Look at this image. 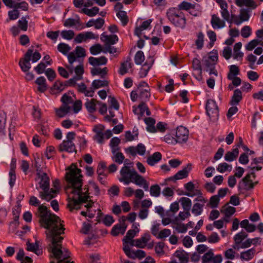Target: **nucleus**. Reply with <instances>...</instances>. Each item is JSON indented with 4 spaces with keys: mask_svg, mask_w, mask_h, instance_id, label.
I'll use <instances>...</instances> for the list:
<instances>
[{
    "mask_svg": "<svg viewBox=\"0 0 263 263\" xmlns=\"http://www.w3.org/2000/svg\"><path fill=\"white\" fill-rule=\"evenodd\" d=\"M39 206L36 215L40 218L41 225L47 229L46 234L47 238L50 239L51 243L48 247V251L51 254L50 257L58 260L57 263H73L68 258L70 252L68 250L62 249V241L63 238L61 235L64 233V228L60 223V219L43 204L40 205V201L34 196V206ZM50 263H56L51 260Z\"/></svg>",
    "mask_w": 263,
    "mask_h": 263,
    "instance_id": "nucleus-1",
    "label": "nucleus"
},
{
    "mask_svg": "<svg viewBox=\"0 0 263 263\" xmlns=\"http://www.w3.org/2000/svg\"><path fill=\"white\" fill-rule=\"evenodd\" d=\"M66 171L65 179L67 188L71 190V197L69 196L67 206L71 211L79 209L80 204L87 200L89 197V188L87 185H85L82 189L83 176L81 170L76 164L72 163Z\"/></svg>",
    "mask_w": 263,
    "mask_h": 263,
    "instance_id": "nucleus-2",
    "label": "nucleus"
},
{
    "mask_svg": "<svg viewBox=\"0 0 263 263\" xmlns=\"http://www.w3.org/2000/svg\"><path fill=\"white\" fill-rule=\"evenodd\" d=\"M35 178L36 189L40 191V196L44 200L49 201L54 198L58 191L49 189L50 179L46 172L45 168L36 167Z\"/></svg>",
    "mask_w": 263,
    "mask_h": 263,
    "instance_id": "nucleus-3",
    "label": "nucleus"
},
{
    "mask_svg": "<svg viewBox=\"0 0 263 263\" xmlns=\"http://www.w3.org/2000/svg\"><path fill=\"white\" fill-rule=\"evenodd\" d=\"M166 16L172 25L176 28L183 29L186 25V18L182 11L173 7L170 8L166 12Z\"/></svg>",
    "mask_w": 263,
    "mask_h": 263,
    "instance_id": "nucleus-4",
    "label": "nucleus"
},
{
    "mask_svg": "<svg viewBox=\"0 0 263 263\" xmlns=\"http://www.w3.org/2000/svg\"><path fill=\"white\" fill-rule=\"evenodd\" d=\"M31 61H33V50L29 49L18 62L21 70L25 73V79L27 81L33 80V73L29 71L31 68Z\"/></svg>",
    "mask_w": 263,
    "mask_h": 263,
    "instance_id": "nucleus-5",
    "label": "nucleus"
},
{
    "mask_svg": "<svg viewBox=\"0 0 263 263\" xmlns=\"http://www.w3.org/2000/svg\"><path fill=\"white\" fill-rule=\"evenodd\" d=\"M136 172L134 169H130V166H126L125 164L120 172L121 177L119 178V181L123 182L125 185L129 184L132 182Z\"/></svg>",
    "mask_w": 263,
    "mask_h": 263,
    "instance_id": "nucleus-6",
    "label": "nucleus"
},
{
    "mask_svg": "<svg viewBox=\"0 0 263 263\" xmlns=\"http://www.w3.org/2000/svg\"><path fill=\"white\" fill-rule=\"evenodd\" d=\"M207 115L211 120L217 119L219 116V109L215 101L212 99H208L205 106Z\"/></svg>",
    "mask_w": 263,
    "mask_h": 263,
    "instance_id": "nucleus-7",
    "label": "nucleus"
},
{
    "mask_svg": "<svg viewBox=\"0 0 263 263\" xmlns=\"http://www.w3.org/2000/svg\"><path fill=\"white\" fill-rule=\"evenodd\" d=\"M85 50L81 46L76 47L74 51L69 52L68 54V60L69 64H73L75 62H80L81 58L85 57Z\"/></svg>",
    "mask_w": 263,
    "mask_h": 263,
    "instance_id": "nucleus-8",
    "label": "nucleus"
},
{
    "mask_svg": "<svg viewBox=\"0 0 263 263\" xmlns=\"http://www.w3.org/2000/svg\"><path fill=\"white\" fill-rule=\"evenodd\" d=\"M222 256L221 254L214 255L213 250L210 249L202 257V263H221Z\"/></svg>",
    "mask_w": 263,
    "mask_h": 263,
    "instance_id": "nucleus-9",
    "label": "nucleus"
},
{
    "mask_svg": "<svg viewBox=\"0 0 263 263\" xmlns=\"http://www.w3.org/2000/svg\"><path fill=\"white\" fill-rule=\"evenodd\" d=\"M189 134V130L186 127L183 126L177 127L175 135L178 143H185L188 140Z\"/></svg>",
    "mask_w": 263,
    "mask_h": 263,
    "instance_id": "nucleus-10",
    "label": "nucleus"
},
{
    "mask_svg": "<svg viewBox=\"0 0 263 263\" xmlns=\"http://www.w3.org/2000/svg\"><path fill=\"white\" fill-rule=\"evenodd\" d=\"M194 201H197V202L194 204L192 209V212L195 216H197L202 214L203 207L207 200L204 198H196Z\"/></svg>",
    "mask_w": 263,
    "mask_h": 263,
    "instance_id": "nucleus-11",
    "label": "nucleus"
},
{
    "mask_svg": "<svg viewBox=\"0 0 263 263\" xmlns=\"http://www.w3.org/2000/svg\"><path fill=\"white\" fill-rule=\"evenodd\" d=\"M215 1L221 8L220 13L223 20L230 24L233 23V20L230 19V13L228 10V5L227 2L224 0H215Z\"/></svg>",
    "mask_w": 263,
    "mask_h": 263,
    "instance_id": "nucleus-12",
    "label": "nucleus"
},
{
    "mask_svg": "<svg viewBox=\"0 0 263 263\" xmlns=\"http://www.w3.org/2000/svg\"><path fill=\"white\" fill-rule=\"evenodd\" d=\"M104 126L101 124L96 125L93 128V132L95 133L93 140L99 144H103L104 142Z\"/></svg>",
    "mask_w": 263,
    "mask_h": 263,
    "instance_id": "nucleus-13",
    "label": "nucleus"
},
{
    "mask_svg": "<svg viewBox=\"0 0 263 263\" xmlns=\"http://www.w3.org/2000/svg\"><path fill=\"white\" fill-rule=\"evenodd\" d=\"M154 63V59L153 57L149 56L147 58L146 61L139 70V76L140 78L146 77Z\"/></svg>",
    "mask_w": 263,
    "mask_h": 263,
    "instance_id": "nucleus-14",
    "label": "nucleus"
},
{
    "mask_svg": "<svg viewBox=\"0 0 263 263\" xmlns=\"http://www.w3.org/2000/svg\"><path fill=\"white\" fill-rule=\"evenodd\" d=\"M192 169V164L188 163L182 170L178 171L174 176L169 178L171 180L182 179L187 177L189 172Z\"/></svg>",
    "mask_w": 263,
    "mask_h": 263,
    "instance_id": "nucleus-15",
    "label": "nucleus"
},
{
    "mask_svg": "<svg viewBox=\"0 0 263 263\" xmlns=\"http://www.w3.org/2000/svg\"><path fill=\"white\" fill-rule=\"evenodd\" d=\"M134 174L135 175L131 182L139 186H142L145 191H147L148 189L147 181L142 176L138 174L137 172Z\"/></svg>",
    "mask_w": 263,
    "mask_h": 263,
    "instance_id": "nucleus-16",
    "label": "nucleus"
},
{
    "mask_svg": "<svg viewBox=\"0 0 263 263\" xmlns=\"http://www.w3.org/2000/svg\"><path fill=\"white\" fill-rule=\"evenodd\" d=\"M192 66L195 73L194 75L198 80L202 79V68L200 61L197 58H194L192 62Z\"/></svg>",
    "mask_w": 263,
    "mask_h": 263,
    "instance_id": "nucleus-17",
    "label": "nucleus"
},
{
    "mask_svg": "<svg viewBox=\"0 0 263 263\" xmlns=\"http://www.w3.org/2000/svg\"><path fill=\"white\" fill-rule=\"evenodd\" d=\"M101 40L102 41L104 42L105 46L112 45L118 41V37L117 35L112 34V35H105L104 33H102L101 36Z\"/></svg>",
    "mask_w": 263,
    "mask_h": 263,
    "instance_id": "nucleus-18",
    "label": "nucleus"
},
{
    "mask_svg": "<svg viewBox=\"0 0 263 263\" xmlns=\"http://www.w3.org/2000/svg\"><path fill=\"white\" fill-rule=\"evenodd\" d=\"M59 151L61 152L66 151L69 153H72L76 151V147L72 141L64 140L59 145Z\"/></svg>",
    "mask_w": 263,
    "mask_h": 263,
    "instance_id": "nucleus-19",
    "label": "nucleus"
},
{
    "mask_svg": "<svg viewBox=\"0 0 263 263\" xmlns=\"http://www.w3.org/2000/svg\"><path fill=\"white\" fill-rule=\"evenodd\" d=\"M211 24L213 28L214 29H220L226 26L224 20H221L215 14L212 15Z\"/></svg>",
    "mask_w": 263,
    "mask_h": 263,
    "instance_id": "nucleus-20",
    "label": "nucleus"
},
{
    "mask_svg": "<svg viewBox=\"0 0 263 263\" xmlns=\"http://www.w3.org/2000/svg\"><path fill=\"white\" fill-rule=\"evenodd\" d=\"M88 62L93 66H98L106 65L107 62V59L104 56L99 58L90 57L88 59Z\"/></svg>",
    "mask_w": 263,
    "mask_h": 263,
    "instance_id": "nucleus-21",
    "label": "nucleus"
},
{
    "mask_svg": "<svg viewBox=\"0 0 263 263\" xmlns=\"http://www.w3.org/2000/svg\"><path fill=\"white\" fill-rule=\"evenodd\" d=\"M151 236L148 233H145L138 239H136L135 246L139 248H144L150 240Z\"/></svg>",
    "mask_w": 263,
    "mask_h": 263,
    "instance_id": "nucleus-22",
    "label": "nucleus"
},
{
    "mask_svg": "<svg viewBox=\"0 0 263 263\" xmlns=\"http://www.w3.org/2000/svg\"><path fill=\"white\" fill-rule=\"evenodd\" d=\"M77 86L79 92L84 93L86 97H92L93 96L94 91L91 89V87L87 89L86 85L84 83L79 84Z\"/></svg>",
    "mask_w": 263,
    "mask_h": 263,
    "instance_id": "nucleus-23",
    "label": "nucleus"
},
{
    "mask_svg": "<svg viewBox=\"0 0 263 263\" xmlns=\"http://www.w3.org/2000/svg\"><path fill=\"white\" fill-rule=\"evenodd\" d=\"M162 159V155L159 152L154 153L152 155L149 156L147 158V163L151 166H154Z\"/></svg>",
    "mask_w": 263,
    "mask_h": 263,
    "instance_id": "nucleus-24",
    "label": "nucleus"
},
{
    "mask_svg": "<svg viewBox=\"0 0 263 263\" xmlns=\"http://www.w3.org/2000/svg\"><path fill=\"white\" fill-rule=\"evenodd\" d=\"M7 115L4 111H0V137L5 135Z\"/></svg>",
    "mask_w": 263,
    "mask_h": 263,
    "instance_id": "nucleus-25",
    "label": "nucleus"
},
{
    "mask_svg": "<svg viewBox=\"0 0 263 263\" xmlns=\"http://www.w3.org/2000/svg\"><path fill=\"white\" fill-rule=\"evenodd\" d=\"M173 8H176L178 10L181 11H182V10L189 11L191 9H194L195 8V5L192 4L187 1H183L179 5H178L177 7Z\"/></svg>",
    "mask_w": 263,
    "mask_h": 263,
    "instance_id": "nucleus-26",
    "label": "nucleus"
},
{
    "mask_svg": "<svg viewBox=\"0 0 263 263\" xmlns=\"http://www.w3.org/2000/svg\"><path fill=\"white\" fill-rule=\"evenodd\" d=\"M257 182H253L252 180H247L246 181H242V179L239 182L238 184V189L239 190H244L248 191L250 189L254 188L255 184H257Z\"/></svg>",
    "mask_w": 263,
    "mask_h": 263,
    "instance_id": "nucleus-27",
    "label": "nucleus"
},
{
    "mask_svg": "<svg viewBox=\"0 0 263 263\" xmlns=\"http://www.w3.org/2000/svg\"><path fill=\"white\" fill-rule=\"evenodd\" d=\"M145 123L146 124V130L151 133H156L155 124V120L152 118L148 117L144 119Z\"/></svg>",
    "mask_w": 263,
    "mask_h": 263,
    "instance_id": "nucleus-28",
    "label": "nucleus"
},
{
    "mask_svg": "<svg viewBox=\"0 0 263 263\" xmlns=\"http://www.w3.org/2000/svg\"><path fill=\"white\" fill-rule=\"evenodd\" d=\"M255 250L254 248H251L246 251L240 253V258L242 260L248 261L252 259L255 254Z\"/></svg>",
    "mask_w": 263,
    "mask_h": 263,
    "instance_id": "nucleus-29",
    "label": "nucleus"
},
{
    "mask_svg": "<svg viewBox=\"0 0 263 263\" xmlns=\"http://www.w3.org/2000/svg\"><path fill=\"white\" fill-rule=\"evenodd\" d=\"M239 154V150L237 147L234 148L232 151L228 152L225 156L224 159L227 161L232 162L236 159Z\"/></svg>",
    "mask_w": 263,
    "mask_h": 263,
    "instance_id": "nucleus-30",
    "label": "nucleus"
},
{
    "mask_svg": "<svg viewBox=\"0 0 263 263\" xmlns=\"http://www.w3.org/2000/svg\"><path fill=\"white\" fill-rule=\"evenodd\" d=\"M235 4L238 7L245 6L253 9L257 7L255 2L253 0H235Z\"/></svg>",
    "mask_w": 263,
    "mask_h": 263,
    "instance_id": "nucleus-31",
    "label": "nucleus"
},
{
    "mask_svg": "<svg viewBox=\"0 0 263 263\" xmlns=\"http://www.w3.org/2000/svg\"><path fill=\"white\" fill-rule=\"evenodd\" d=\"M35 82L38 85L37 90L40 92H44L47 90L46 80L44 77H40L36 80Z\"/></svg>",
    "mask_w": 263,
    "mask_h": 263,
    "instance_id": "nucleus-32",
    "label": "nucleus"
},
{
    "mask_svg": "<svg viewBox=\"0 0 263 263\" xmlns=\"http://www.w3.org/2000/svg\"><path fill=\"white\" fill-rule=\"evenodd\" d=\"M36 130L45 135L47 136L48 135V128L46 122L44 120H41L38 124L36 127Z\"/></svg>",
    "mask_w": 263,
    "mask_h": 263,
    "instance_id": "nucleus-33",
    "label": "nucleus"
},
{
    "mask_svg": "<svg viewBox=\"0 0 263 263\" xmlns=\"http://www.w3.org/2000/svg\"><path fill=\"white\" fill-rule=\"evenodd\" d=\"M127 226H122L120 224L115 225L111 231V234L114 236H117L119 234H124L126 231Z\"/></svg>",
    "mask_w": 263,
    "mask_h": 263,
    "instance_id": "nucleus-34",
    "label": "nucleus"
},
{
    "mask_svg": "<svg viewBox=\"0 0 263 263\" xmlns=\"http://www.w3.org/2000/svg\"><path fill=\"white\" fill-rule=\"evenodd\" d=\"M24 251L23 249H20L17 253L16 258L21 261V263H32V260L28 256L24 257Z\"/></svg>",
    "mask_w": 263,
    "mask_h": 263,
    "instance_id": "nucleus-35",
    "label": "nucleus"
},
{
    "mask_svg": "<svg viewBox=\"0 0 263 263\" xmlns=\"http://www.w3.org/2000/svg\"><path fill=\"white\" fill-rule=\"evenodd\" d=\"M96 103H98L96 99H86L85 106L87 111L90 113H93L96 110Z\"/></svg>",
    "mask_w": 263,
    "mask_h": 263,
    "instance_id": "nucleus-36",
    "label": "nucleus"
},
{
    "mask_svg": "<svg viewBox=\"0 0 263 263\" xmlns=\"http://www.w3.org/2000/svg\"><path fill=\"white\" fill-rule=\"evenodd\" d=\"M242 92L239 89H236L234 91L233 96L232 97L231 103L232 105H237L242 100Z\"/></svg>",
    "mask_w": 263,
    "mask_h": 263,
    "instance_id": "nucleus-37",
    "label": "nucleus"
},
{
    "mask_svg": "<svg viewBox=\"0 0 263 263\" xmlns=\"http://www.w3.org/2000/svg\"><path fill=\"white\" fill-rule=\"evenodd\" d=\"M99 11V8L97 7H93L91 9L84 8L79 11L81 13H84L89 17H93L97 15Z\"/></svg>",
    "mask_w": 263,
    "mask_h": 263,
    "instance_id": "nucleus-38",
    "label": "nucleus"
},
{
    "mask_svg": "<svg viewBox=\"0 0 263 263\" xmlns=\"http://www.w3.org/2000/svg\"><path fill=\"white\" fill-rule=\"evenodd\" d=\"M108 85V82L106 80H93L91 83V89L95 91V90L96 89L107 86Z\"/></svg>",
    "mask_w": 263,
    "mask_h": 263,
    "instance_id": "nucleus-39",
    "label": "nucleus"
},
{
    "mask_svg": "<svg viewBox=\"0 0 263 263\" xmlns=\"http://www.w3.org/2000/svg\"><path fill=\"white\" fill-rule=\"evenodd\" d=\"M175 256L179 259L180 263H187L189 261L188 254L183 250H177Z\"/></svg>",
    "mask_w": 263,
    "mask_h": 263,
    "instance_id": "nucleus-40",
    "label": "nucleus"
},
{
    "mask_svg": "<svg viewBox=\"0 0 263 263\" xmlns=\"http://www.w3.org/2000/svg\"><path fill=\"white\" fill-rule=\"evenodd\" d=\"M70 110L68 105H62L59 109H55L56 115L59 118L64 117Z\"/></svg>",
    "mask_w": 263,
    "mask_h": 263,
    "instance_id": "nucleus-41",
    "label": "nucleus"
},
{
    "mask_svg": "<svg viewBox=\"0 0 263 263\" xmlns=\"http://www.w3.org/2000/svg\"><path fill=\"white\" fill-rule=\"evenodd\" d=\"M108 69L107 67L95 68L91 70V74L93 76L99 75L102 79H104L107 73Z\"/></svg>",
    "mask_w": 263,
    "mask_h": 263,
    "instance_id": "nucleus-42",
    "label": "nucleus"
},
{
    "mask_svg": "<svg viewBox=\"0 0 263 263\" xmlns=\"http://www.w3.org/2000/svg\"><path fill=\"white\" fill-rule=\"evenodd\" d=\"M250 15L246 10H242L240 13V18L234 20V24L237 25H240L243 21H247L249 19Z\"/></svg>",
    "mask_w": 263,
    "mask_h": 263,
    "instance_id": "nucleus-43",
    "label": "nucleus"
},
{
    "mask_svg": "<svg viewBox=\"0 0 263 263\" xmlns=\"http://www.w3.org/2000/svg\"><path fill=\"white\" fill-rule=\"evenodd\" d=\"M139 97L142 102H146L151 97L150 89H140L139 90Z\"/></svg>",
    "mask_w": 263,
    "mask_h": 263,
    "instance_id": "nucleus-44",
    "label": "nucleus"
},
{
    "mask_svg": "<svg viewBox=\"0 0 263 263\" xmlns=\"http://www.w3.org/2000/svg\"><path fill=\"white\" fill-rule=\"evenodd\" d=\"M120 187L117 185H113L107 190V194L110 198L118 197L120 193Z\"/></svg>",
    "mask_w": 263,
    "mask_h": 263,
    "instance_id": "nucleus-45",
    "label": "nucleus"
},
{
    "mask_svg": "<svg viewBox=\"0 0 263 263\" xmlns=\"http://www.w3.org/2000/svg\"><path fill=\"white\" fill-rule=\"evenodd\" d=\"M240 70L239 67L235 65H232L229 67V72L228 74V79H231V78L236 77L239 74Z\"/></svg>",
    "mask_w": 263,
    "mask_h": 263,
    "instance_id": "nucleus-46",
    "label": "nucleus"
},
{
    "mask_svg": "<svg viewBox=\"0 0 263 263\" xmlns=\"http://www.w3.org/2000/svg\"><path fill=\"white\" fill-rule=\"evenodd\" d=\"M181 205L184 211H190L192 206V201L187 197H181L180 199Z\"/></svg>",
    "mask_w": 263,
    "mask_h": 263,
    "instance_id": "nucleus-47",
    "label": "nucleus"
},
{
    "mask_svg": "<svg viewBox=\"0 0 263 263\" xmlns=\"http://www.w3.org/2000/svg\"><path fill=\"white\" fill-rule=\"evenodd\" d=\"M77 16L78 17L77 20H75L72 18L66 19L64 22V26L66 27H70L76 26L77 25H80L81 23L80 18L78 15Z\"/></svg>",
    "mask_w": 263,
    "mask_h": 263,
    "instance_id": "nucleus-48",
    "label": "nucleus"
},
{
    "mask_svg": "<svg viewBox=\"0 0 263 263\" xmlns=\"http://www.w3.org/2000/svg\"><path fill=\"white\" fill-rule=\"evenodd\" d=\"M117 16L121 21L122 25L125 26L128 22V17L124 11H120L117 13Z\"/></svg>",
    "mask_w": 263,
    "mask_h": 263,
    "instance_id": "nucleus-49",
    "label": "nucleus"
},
{
    "mask_svg": "<svg viewBox=\"0 0 263 263\" xmlns=\"http://www.w3.org/2000/svg\"><path fill=\"white\" fill-rule=\"evenodd\" d=\"M132 64L128 61L122 63L120 67L119 73L121 75H124L128 72V69L132 68Z\"/></svg>",
    "mask_w": 263,
    "mask_h": 263,
    "instance_id": "nucleus-50",
    "label": "nucleus"
},
{
    "mask_svg": "<svg viewBox=\"0 0 263 263\" xmlns=\"http://www.w3.org/2000/svg\"><path fill=\"white\" fill-rule=\"evenodd\" d=\"M71 48L68 44L64 43H61L58 45V50L64 55L69 54L68 52L70 51Z\"/></svg>",
    "mask_w": 263,
    "mask_h": 263,
    "instance_id": "nucleus-51",
    "label": "nucleus"
},
{
    "mask_svg": "<svg viewBox=\"0 0 263 263\" xmlns=\"http://www.w3.org/2000/svg\"><path fill=\"white\" fill-rule=\"evenodd\" d=\"M61 35L65 40H71L74 36V32L72 30H64L61 32Z\"/></svg>",
    "mask_w": 263,
    "mask_h": 263,
    "instance_id": "nucleus-52",
    "label": "nucleus"
},
{
    "mask_svg": "<svg viewBox=\"0 0 263 263\" xmlns=\"http://www.w3.org/2000/svg\"><path fill=\"white\" fill-rule=\"evenodd\" d=\"M145 57L142 51H137L134 57L135 63L137 65H141L144 61Z\"/></svg>",
    "mask_w": 263,
    "mask_h": 263,
    "instance_id": "nucleus-53",
    "label": "nucleus"
},
{
    "mask_svg": "<svg viewBox=\"0 0 263 263\" xmlns=\"http://www.w3.org/2000/svg\"><path fill=\"white\" fill-rule=\"evenodd\" d=\"M164 141L168 144L175 145L178 143L175 135L167 134L163 137Z\"/></svg>",
    "mask_w": 263,
    "mask_h": 263,
    "instance_id": "nucleus-54",
    "label": "nucleus"
},
{
    "mask_svg": "<svg viewBox=\"0 0 263 263\" xmlns=\"http://www.w3.org/2000/svg\"><path fill=\"white\" fill-rule=\"evenodd\" d=\"M66 87L65 82L63 83L59 80H57L52 88V90H56L57 92H61L63 91Z\"/></svg>",
    "mask_w": 263,
    "mask_h": 263,
    "instance_id": "nucleus-55",
    "label": "nucleus"
},
{
    "mask_svg": "<svg viewBox=\"0 0 263 263\" xmlns=\"http://www.w3.org/2000/svg\"><path fill=\"white\" fill-rule=\"evenodd\" d=\"M150 194L152 196L158 197L161 193V188L158 184L153 185L150 187Z\"/></svg>",
    "mask_w": 263,
    "mask_h": 263,
    "instance_id": "nucleus-56",
    "label": "nucleus"
},
{
    "mask_svg": "<svg viewBox=\"0 0 263 263\" xmlns=\"http://www.w3.org/2000/svg\"><path fill=\"white\" fill-rule=\"evenodd\" d=\"M247 236L248 234L246 232L242 231L234 236V241L237 243H241L242 241L247 237Z\"/></svg>",
    "mask_w": 263,
    "mask_h": 263,
    "instance_id": "nucleus-57",
    "label": "nucleus"
},
{
    "mask_svg": "<svg viewBox=\"0 0 263 263\" xmlns=\"http://www.w3.org/2000/svg\"><path fill=\"white\" fill-rule=\"evenodd\" d=\"M106 168V163L104 161L100 162L98 165L97 170V173L98 175H102L103 177H106L107 176L106 174L105 173V171Z\"/></svg>",
    "mask_w": 263,
    "mask_h": 263,
    "instance_id": "nucleus-58",
    "label": "nucleus"
},
{
    "mask_svg": "<svg viewBox=\"0 0 263 263\" xmlns=\"http://www.w3.org/2000/svg\"><path fill=\"white\" fill-rule=\"evenodd\" d=\"M204 34L202 32H199L197 34V39L195 44L198 49H201L203 46Z\"/></svg>",
    "mask_w": 263,
    "mask_h": 263,
    "instance_id": "nucleus-59",
    "label": "nucleus"
},
{
    "mask_svg": "<svg viewBox=\"0 0 263 263\" xmlns=\"http://www.w3.org/2000/svg\"><path fill=\"white\" fill-rule=\"evenodd\" d=\"M79 64L76 66L74 69V71L76 73V77L81 78V79H82V75L84 73V67L83 65L82 62H79Z\"/></svg>",
    "mask_w": 263,
    "mask_h": 263,
    "instance_id": "nucleus-60",
    "label": "nucleus"
},
{
    "mask_svg": "<svg viewBox=\"0 0 263 263\" xmlns=\"http://www.w3.org/2000/svg\"><path fill=\"white\" fill-rule=\"evenodd\" d=\"M123 251L125 254L129 257L133 259L136 258V251H132L128 245L125 246L123 247Z\"/></svg>",
    "mask_w": 263,
    "mask_h": 263,
    "instance_id": "nucleus-61",
    "label": "nucleus"
},
{
    "mask_svg": "<svg viewBox=\"0 0 263 263\" xmlns=\"http://www.w3.org/2000/svg\"><path fill=\"white\" fill-rule=\"evenodd\" d=\"M236 212V209L231 206H228L224 210L221 211L223 213L226 217L230 218Z\"/></svg>",
    "mask_w": 263,
    "mask_h": 263,
    "instance_id": "nucleus-62",
    "label": "nucleus"
},
{
    "mask_svg": "<svg viewBox=\"0 0 263 263\" xmlns=\"http://www.w3.org/2000/svg\"><path fill=\"white\" fill-rule=\"evenodd\" d=\"M124 159L125 157L121 152L115 154V155L112 157V160L119 164H122Z\"/></svg>",
    "mask_w": 263,
    "mask_h": 263,
    "instance_id": "nucleus-63",
    "label": "nucleus"
},
{
    "mask_svg": "<svg viewBox=\"0 0 263 263\" xmlns=\"http://www.w3.org/2000/svg\"><path fill=\"white\" fill-rule=\"evenodd\" d=\"M45 73L48 80L51 82L53 81L55 79L57 76L55 71L50 68H48L45 71Z\"/></svg>",
    "mask_w": 263,
    "mask_h": 263,
    "instance_id": "nucleus-64",
    "label": "nucleus"
}]
</instances>
